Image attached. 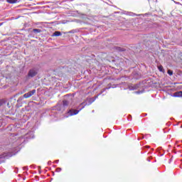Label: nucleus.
<instances>
[{
	"label": "nucleus",
	"instance_id": "obj_1",
	"mask_svg": "<svg viewBox=\"0 0 182 182\" xmlns=\"http://www.w3.org/2000/svg\"><path fill=\"white\" fill-rule=\"evenodd\" d=\"M69 103L70 101L68 100H64L63 101V103H58L56 105V110H58V112H65V109H66V107H68V106H69Z\"/></svg>",
	"mask_w": 182,
	"mask_h": 182
},
{
	"label": "nucleus",
	"instance_id": "obj_2",
	"mask_svg": "<svg viewBox=\"0 0 182 182\" xmlns=\"http://www.w3.org/2000/svg\"><path fill=\"white\" fill-rule=\"evenodd\" d=\"M33 139V132H28L23 136H20L18 139V144H22V143H25V141H26V139Z\"/></svg>",
	"mask_w": 182,
	"mask_h": 182
},
{
	"label": "nucleus",
	"instance_id": "obj_3",
	"mask_svg": "<svg viewBox=\"0 0 182 182\" xmlns=\"http://www.w3.org/2000/svg\"><path fill=\"white\" fill-rule=\"evenodd\" d=\"M85 106H86V104H85V102H82L80 105L79 107H81V109H71L68 111V114L69 116H75V114H77V113H79V112H80V110H82V109H85Z\"/></svg>",
	"mask_w": 182,
	"mask_h": 182
},
{
	"label": "nucleus",
	"instance_id": "obj_4",
	"mask_svg": "<svg viewBox=\"0 0 182 182\" xmlns=\"http://www.w3.org/2000/svg\"><path fill=\"white\" fill-rule=\"evenodd\" d=\"M36 75H38V70H36V69L35 68H32L29 70L26 76V79H31V77H35Z\"/></svg>",
	"mask_w": 182,
	"mask_h": 182
},
{
	"label": "nucleus",
	"instance_id": "obj_5",
	"mask_svg": "<svg viewBox=\"0 0 182 182\" xmlns=\"http://www.w3.org/2000/svg\"><path fill=\"white\" fill-rule=\"evenodd\" d=\"M36 93V90H33L26 94L23 95V97L25 99H28V97H31V96H33Z\"/></svg>",
	"mask_w": 182,
	"mask_h": 182
},
{
	"label": "nucleus",
	"instance_id": "obj_6",
	"mask_svg": "<svg viewBox=\"0 0 182 182\" xmlns=\"http://www.w3.org/2000/svg\"><path fill=\"white\" fill-rule=\"evenodd\" d=\"M6 2L8 4H18V3L21 2V0H6Z\"/></svg>",
	"mask_w": 182,
	"mask_h": 182
},
{
	"label": "nucleus",
	"instance_id": "obj_7",
	"mask_svg": "<svg viewBox=\"0 0 182 182\" xmlns=\"http://www.w3.org/2000/svg\"><path fill=\"white\" fill-rule=\"evenodd\" d=\"M173 96L175 97H182V92L181 91H179V92H175L173 94Z\"/></svg>",
	"mask_w": 182,
	"mask_h": 182
},
{
	"label": "nucleus",
	"instance_id": "obj_8",
	"mask_svg": "<svg viewBox=\"0 0 182 182\" xmlns=\"http://www.w3.org/2000/svg\"><path fill=\"white\" fill-rule=\"evenodd\" d=\"M33 32H34V33H41V32H42V31L41 29L34 28V29H33Z\"/></svg>",
	"mask_w": 182,
	"mask_h": 182
},
{
	"label": "nucleus",
	"instance_id": "obj_9",
	"mask_svg": "<svg viewBox=\"0 0 182 182\" xmlns=\"http://www.w3.org/2000/svg\"><path fill=\"white\" fill-rule=\"evenodd\" d=\"M62 35V33L60 31H55L53 33V36H60Z\"/></svg>",
	"mask_w": 182,
	"mask_h": 182
},
{
	"label": "nucleus",
	"instance_id": "obj_10",
	"mask_svg": "<svg viewBox=\"0 0 182 182\" xmlns=\"http://www.w3.org/2000/svg\"><path fill=\"white\" fill-rule=\"evenodd\" d=\"M116 50H119V52H124V48H122L120 47H116Z\"/></svg>",
	"mask_w": 182,
	"mask_h": 182
},
{
	"label": "nucleus",
	"instance_id": "obj_11",
	"mask_svg": "<svg viewBox=\"0 0 182 182\" xmlns=\"http://www.w3.org/2000/svg\"><path fill=\"white\" fill-rule=\"evenodd\" d=\"M158 69L159 72H164V69L163 68V65L158 66Z\"/></svg>",
	"mask_w": 182,
	"mask_h": 182
},
{
	"label": "nucleus",
	"instance_id": "obj_12",
	"mask_svg": "<svg viewBox=\"0 0 182 182\" xmlns=\"http://www.w3.org/2000/svg\"><path fill=\"white\" fill-rule=\"evenodd\" d=\"M4 159H5V157L3 155H0V164H1V163L3 162Z\"/></svg>",
	"mask_w": 182,
	"mask_h": 182
},
{
	"label": "nucleus",
	"instance_id": "obj_13",
	"mask_svg": "<svg viewBox=\"0 0 182 182\" xmlns=\"http://www.w3.org/2000/svg\"><path fill=\"white\" fill-rule=\"evenodd\" d=\"M2 105H5V100H0V107L2 106Z\"/></svg>",
	"mask_w": 182,
	"mask_h": 182
},
{
	"label": "nucleus",
	"instance_id": "obj_14",
	"mask_svg": "<svg viewBox=\"0 0 182 182\" xmlns=\"http://www.w3.org/2000/svg\"><path fill=\"white\" fill-rule=\"evenodd\" d=\"M168 74L169 76H172V75H173V71L171 70H168Z\"/></svg>",
	"mask_w": 182,
	"mask_h": 182
},
{
	"label": "nucleus",
	"instance_id": "obj_15",
	"mask_svg": "<svg viewBox=\"0 0 182 182\" xmlns=\"http://www.w3.org/2000/svg\"><path fill=\"white\" fill-rule=\"evenodd\" d=\"M56 171H58V172L59 173L60 171H62V168H56Z\"/></svg>",
	"mask_w": 182,
	"mask_h": 182
},
{
	"label": "nucleus",
	"instance_id": "obj_16",
	"mask_svg": "<svg viewBox=\"0 0 182 182\" xmlns=\"http://www.w3.org/2000/svg\"><path fill=\"white\" fill-rule=\"evenodd\" d=\"M134 89H136V87H134L133 88H130V90H134Z\"/></svg>",
	"mask_w": 182,
	"mask_h": 182
},
{
	"label": "nucleus",
	"instance_id": "obj_17",
	"mask_svg": "<svg viewBox=\"0 0 182 182\" xmlns=\"http://www.w3.org/2000/svg\"><path fill=\"white\" fill-rule=\"evenodd\" d=\"M4 25V23H0V26H2Z\"/></svg>",
	"mask_w": 182,
	"mask_h": 182
},
{
	"label": "nucleus",
	"instance_id": "obj_18",
	"mask_svg": "<svg viewBox=\"0 0 182 182\" xmlns=\"http://www.w3.org/2000/svg\"><path fill=\"white\" fill-rule=\"evenodd\" d=\"M175 2V4H176L177 5H178L180 3H178V2H176V1H174Z\"/></svg>",
	"mask_w": 182,
	"mask_h": 182
},
{
	"label": "nucleus",
	"instance_id": "obj_19",
	"mask_svg": "<svg viewBox=\"0 0 182 182\" xmlns=\"http://www.w3.org/2000/svg\"><path fill=\"white\" fill-rule=\"evenodd\" d=\"M24 170H28V167H24Z\"/></svg>",
	"mask_w": 182,
	"mask_h": 182
},
{
	"label": "nucleus",
	"instance_id": "obj_20",
	"mask_svg": "<svg viewBox=\"0 0 182 182\" xmlns=\"http://www.w3.org/2000/svg\"><path fill=\"white\" fill-rule=\"evenodd\" d=\"M55 163H59V160H58V161H55Z\"/></svg>",
	"mask_w": 182,
	"mask_h": 182
},
{
	"label": "nucleus",
	"instance_id": "obj_21",
	"mask_svg": "<svg viewBox=\"0 0 182 182\" xmlns=\"http://www.w3.org/2000/svg\"><path fill=\"white\" fill-rule=\"evenodd\" d=\"M146 148H147V149H149V148H150V146H146Z\"/></svg>",
	"mask_w": 182,
	"mask_h": 182
}]
</instances>
